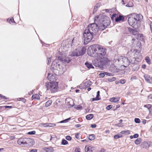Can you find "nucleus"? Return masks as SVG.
I'll return each mask as SVG.
<instances>
[{
    "label": "nucleus",
    "instance_id": "obj_62",
    "mask_svg": "<svg viewBox=\"0 0 152 152\" xmlns=\"http://www.w3.org/2000/svg\"><path fill=\"white\" fill-rule=\"evenodd\" d=\"M146 120L144 119L142 120V122L143 124H146Z\"/></svg>",
    "mask_w": 152,
    "mask_h": 152
},
{
    "label": "nucleus",
    "instance_id": "obj_17",
    "mask_svg": "<svg viewBox=\"0 0 152 152\" xmlns=\"http://www.w3.org/2000/svg\"><path fill=\"white\" fill-rule=\"evenodd\" d=\"M120 99V97H113L110 99V101L113 102H117L119 101Z\"/></svg>",
    "mask_w": 152,
    "mask_h": 152
},
{
    "label": "nucleus",
    "instance_id": "obj_19",
    "mask_svg": "<svg viewBox=\"0 0 152 152\" xmlns=\"http://www.w3.org/2000/svg\"><path fill=\"white\" fill-rule=\"evenodd\" d=\"M87 150L86 152H92L94 150V148L92 146H90L87 148Z\"/></svg>",
    "mask_w": 152,
    "mask_h": 152
},
{
    "label": "nucleus",
    "instance_id": "obj_16",
    "mask_svg": "<svg viewBox=\"0 0 152 152\" xmlns=\"http://www.w3.org/2000/svg\"><path fill=\"white\" fill-rule=\"evenodd\" d=\"M124 18L123 16L121 15H119L118 16H117L116 18L115 19V21L116 22H118L121 20L123 21Z\"/></svg>",
    "mask_w": 152,
    "mask_h": 152
},
{
    "label": "nucleus",
    "instance_id": "obj_20",
    "mask_svg": "<svg viewBox=\"0 0 152 152\" xmlns=\"http://www.w3.org/2000/svg\"><path fill=\"white\" fill-rule=\"evenodd\" d=\"M79 88L81 89H86V82H83L79 86Z\"/></svg>",
    "mask_w": 152,
    "mask_h": 152
},
{
    "label": "nucleus",
    "instance_id": "obj_52",
    "mask_svg": "<svg viewBox=\"0 0 152 152\" xmlns=\"http://www.w3.org/2000/svg\"><path fill=\"white\" fill-rule=\"evenodd\" d=\"M112 108V105H108L106 107V109L107 110H110Z\"/></svg>",
    "mask_w": 152,
    "mask_h": 152
},
{
    "label": "nucleus",
    "instance_id": "obj_44",
    "mask_svg": "<svg viewBox=\"0 0 152 152\" xmlns=\"http://www.w3.org/2000/svg\"><path fill=\"white\" fill-rule=\"evenodd\" d=\"M134 121L136 123L139 124L140 122V120L138 118H135L134 119Z\"/></svg>",
    "mask_w": 152,
    "mask_h": 152
},
{
    "label": "nucleus",
    "instance_id": "obj_13",
    "mask_svg": "<svg viewBox=\"0 0 152 152\" xmlns=\"http://www.w3.org/2000/svg\"><path fill=\"white\" fill-rule=\"evenodd\" d=\"M44 152H53L54 149L52 147H45L43 148Z\"/></svg>",
    "mask_w": 152,
    "mask_h": 152
},
{
    "label": "nucleus",
    "instance_id": "obj_29",
    "mask_svg": "<svg viewBox=\"0 0 152 152\" xmlns=\"http://www.w3.org/2000/svg\"><path fill=\"white\" fill-rule=\"evenodd\" d=\"M70 119H71V118L70 117L68 118L65 119L64 120H62V121H60L59 122V123H67V122H68L69 121Z\"/></svg>",
    "mask_w": 152,
    "mask_h": 152
},
{
    "label": "nucleus",
    "instance_id": "obj_3",
    "mask_svg": "<svg viewBox=\"0 0 152 152\" xmlns=\"http://www.w3.org/2000/svg\"><path fill=\"white\" fill-rule=\"evenodd\" d=\"M51 70L57 75H61L65 71V69L57 63L56 60L52 63L50 68Z\"/></svg>",
    "mask_w": 152,
    "mask_h": 152
},
{
    "label": "nucleus",
    "instance_id": "obj_26",
    "mask_svg": "<svg viewBox=\"0 0 152 152\" xmlns=\"http://www.w3.org/2000/svg\"><path fill=\"white\" fill-rule=\"evenodd\" d=\"M141 141V139L140 138H138L135 140L134 143L136 145H138L140 144Z\"/></svg>",
    "mask_w": 152,
    "mask_h": 152
},
{
    "label": "nucleus",
    "instance_id": "obj_43",
    "mask_svg": "<svg viewBox=\"0 0 152 152\" xmlns=\"http://www.w3.org/2000/svg\"><path fill=\"white\" fill-rule=\"evenodd\" d=\"M91 84V82L89 81L88 80L87 81H86V87L87 86L88 87L90 86Z\"/></svg>",
    "mask_w": 152,
    "mask_h": 152
},
{
    "label": "nucleus",
    "instance_id": "obj_51",
    "mask_svg": "<svg viewBox=\"0 0 152 152\" xmlns=\"http://www.w3.org/2000/svg\"><path fill=\"white\" fill-rule=\"evenodd\" d=\"M37 150L35 149H31L30 150L29 152H37Z\"/></svg>",
    "mask_w": 152,
    "mask_h": 152
},
{
    "label": "nucleus",
    "instance_id": "obj_37",
    "mask_svg": "<svg viewBox=\"0 0 152 152\" xmlns=\"http://www.w3.org/2000/svg\"><path fill=\"white\" fill-rule=\"evenodd\" d=\"M145 60L146 62L148 64H151V60L148 57H146L145 58Z\"/></svg>",
    "mask_w": 152,
    "mask_h": 152
},
{
    "label": "nucleus",
    "instance_id": "obj_60",
    "mask_svg": "<svg viewBox=\"0 0 152 152\" xmlns=\"http://www.w3.org/2000/svg\"><path fill=\"white\" fill-rule=\"evenodd\" d=\"M48 123L44 124L43 125V126L45 127H48Z\"/></svg>",
    "mask_w": 152,
    "mask_h": 152
},
{
    "label": "nucleus",
    "instance_id": "obj_47",
    "mask_svg": "<svg viewBox=\"0 0 152 152\" xmlns=\"http://www.w3.org/2000/svg\"><path fill=\"white\" fill-rule=\"evenodd\" d=\"M21 140H22V139L20 138L17 140V143L19 145H21L22 144Z\"/></svg>",
    "mask_w": 152,
    "mask_h": 152
},
{
    "label": "nucleus",
    "instance_id": "obj_30",
    "mask_svg": "<svg viewBox=\"0 0 152 152\" xmlns=\"http://www.w3.org/2000/svg\"><path fill=\"white\" fill-rule=\"evenodd\" d=\"M68 144V141L64 139H63L61 141V144L65 145Z\"/></svg>",
    "mask_w": 152,
    "mask_h": 152
},
{
    "label": "nucleus",
    "instance_id": "obj_28",
    "mask_svg": "<svg viewBox=\"0 0 152 152\" xmlns=\"http://www.w3.org/2000/svg\"><path fill=\"white\" fill-rule=\"evenodd\" d=\"M83 42L84 45H86V38L85 37V35L86 34V28L83 30Z\"/></svg>",
    "mask_w": 152,
    "mask_h": 152
},
{
    "label": "nucleus",
    "instance_id": "obj_8",
    "mask_svg": "<svg viewBox=\"0 0 152 152\" xmlns=\"http://www.w3.org/2000/svg\"><path fill=\"white\" fill-rule=\"evenodd\" d=\"M56 58L57 60L60 61L64 63H69L71 60V59L68 57H66L64 56L61 55L60 56H58L56 57Z\"/></svg>",
    "mask_w": 152,
    "mask_h": 152
},
{
    "label": "nucleus",
    "instance_id": "obj_9",
    "mask_svg": "<svg viewBox=\"0 0 152 152\" xmlns=\"http://www.w3.org/2000/svg\"><path fill=\"white\" fill-rule=\"evenodd\" d=\"M128 17V22L130 25L134 28V26L138 27L139 26L136 22L133 19V18H130Z\"/></svg>",
    "mask_w": 152,
    "mask_h": 152
},
{
    "label": "nucleus",
    "instance_id": "obj_10",
    "mask_svg": "<svg viewBox=\"0 0 152 152\" xmlns=\"http://www.w3.org/2000/svg\"><path fill=\"white\" fill-rule=\"evenodd\" d=\"M128 17V22L130 25L134 28V26L138 27L139 26L136 22L133 19V18H130Z\"/></svg>",
    "mask_w": 152,
    "mask_h": 152
},
{
    "label": "nucleus",
    "instance_id": "obj_12",
    "mask_svg": "<svg viewBox=\"0 0 152 152\" xmlns=\"http://www.w3.org/2000/svg\"><path fill=\"white\" fill-rule=\"evenodd\" d=\"M143 76L147 82L151 84L152 83V78L151 77L147 74L144 75Z\"/></svg>",
    "mask_w": 152,
    "mask_h": 152
},
{
    "label": "nucleus",
    "instance_id": "obj_40",
    "mask_svg": "<svg viewBox=\"0 0 152 152\" xmlns=\"http://www.w3.org/2000/svg\"><path fill=\"white\" fill-rule=\"evenodd\" d=\"M137 77L135 75L132 76L130 80L131 81H133L134 80L137 79Z\"/></svg>",
    "mask_w": 152,
    "mask_h": 152
},
{
    "label": "nucleus",
    "instance_id": "obj_34",
    "mask_svg": "<svg viewBox=\"0 0 152 152\" xmlns=\"http://www.w3.org/2000/svg\"><path fill=\"white\" fill-rule=\"evenodd\" d=\"M108 73L107 72H104V73L101 72V73H100L99 74V75L100 77H103L105 76V75H108Z\"/></svg>",
    "mask_w": 152,
    "mask_h": 152
},
{
    "label": "nucleus",
    "instance_id": "obj_64",
    "mask_svg": "<svg viewBox=\"0 0 152 152\" xmlns=\"http://www.w3.org/2000/svg\"><path fill=\"white\" fill-rule=\"evenodd\" d=\"M148 99H152V95L151 94H150L148 96Z\"/></svg>",
    "mask_w": 152,
    "mask_h": 152
},
{
    "label": "nucleus",
    "instance_id": "obj_53",
    "mask_svg": "<svg viewBox=\"0 0 152 152\" xmlns=\"http://www.w3.org/2000/svg\"><path fill=\"white\" fill-rule=\"evenodd\" d=\"M47 61H48V63H47V64H49L50 62V60H51V58L50 57H49L48 58H47Z\"/></svg>",
    "mask_w": 152,
    "mask_h": 152
},
{
    "label": "nucleus",
    "instance_id": "obj_49",
    "mask_svg": "<svg viewBox=\"0 0 152 152\" xmlns=\"http://www.w3.org/2000/svg\"><path fill=\"white\" fill-rule=\"evenodd\" d=\"M3 109H6L7 108H12V106H3Z\"/></svg>",
    "mask_w": 152,
    "mask_h": 152
},
{
    "label": "nucleus",
    "instance_id": "obj_21",
    "mask_svg": "<svg viewBox=\"0 0 152 152\" xmlns=\"http://www.w3.org/2000/svg\"><path fill=\"white\" fill-rule=\"evenodd\" d=\"M101 5V4L99 3L96 4L95 5L94 9V12L96 11L98 8L100 7Z\"/></svg>",
    "mask_w": 152,
    "mask_h": 152
},
{
    "label": "nucleus",
    "instance_id": "obj_18",
    "mask_svg": "<svg viewBox=\"0 0 152 152\" xmlns=\"http://www.w3.org/2000/svg\"><path fill=\"white\" fill-rule=\"evenodd\" d=\"M144 107H145L147 108L149 110L150 113H151V109L152 108V105H151V104H148L147 105H144Z\"/></svg>",
    "mask_w": 152,
    "mask_h": 152
},
{
    "label": "nucleus",
    "instance_id": "obj_36",
    "mask_svg": "<svg viewBox=\"0 0 152 152\" xmlns=\"http://www.w3.org/2000/svg\"><path fill=\"white\" fill-rule=\"evenodd\" d=\"M22 139L21 142H22V144L23 145H26V138H20Z\"/></svg>",
    "mask_w": 152,
    "mask_h": 152
},
{
    "label": "nucleus",
    "instance_id": "obj_5",
    "mask_svg": "<svg viewBox=\"0 0 152 152\" xmlns=\"http://www.w3.org/2000/svg\"><path fill=\"white\" fill-rule=\"evenodd\" d=\"M46 87L47 91H50L51 93H54L58 91V82H48L46 83Z\"/></svg>",
    "mask_w": 152,
    "mask_h": 152
},
{
    "label": "nucleus",
    "instance_id": "obj_59",
    "mask_svg": "<svg viewBox=\"0 0 152 152\" xmlns=\"http://www.w3.org/2000/svg\"><path fill=\"white\" fill-rule=\"evenodd\" d=\"M75 137L76 138L79 139V133H77L75 135Z\"/></svg>",
    "mask_w": 152,
    "mask_h": 152
},
{
    "label": "nucleus",
    "instance_id": "obj_27",
    "mask_svg": "<svg viewBox=\"0 0 152 152\" xmlns=\"http://www.w3.org/2000/svg\"><path fill=\"white\" fill-rule=\"evenodd\" d=\"M134 4L131 1H129L127 4L126 5V6L128 7H132L133 6Z\"/></svg>",
    "mask_w": 152,
    "mask_h": 152
},
{
    "label": "nucleus",
    "instance_id": "obj_55",
    "mask_svg": "<svg viewBox=\"0 0 152 152\" xmlns=\"http://www.w3.org/2000/svg\"><path fill=\"white\" fill-rule=\"evenodd\" d=\"M133 137L134 138H137L139 137V135L138 134H134L133 135Z\"/></svg>",
    "mask_w": 152,
    "mask_h": 152
},
{
    "label": "nucleus",
    "instance_id": "obj_61",
    "mask_svg": "<svg viewBox=\"0 0 152 152\" xmlns=\"http://www.w3.org/2000/svg\"><path fill=\"white\" fill-rule=\"evenodd\" d=\"M99 93H100V92L99 91H98L97 92V95H96V96L98 98H99Z\"/></svg>",
    "mask_w": 152,
    "mask_h": 152
},
{
    "label": "nucleus",
    "instance_id": "obj_15",
    "mask_svg": "<svg viewBox=\"0 0 152 152\" xmlns=\"http://www.w3.org/2000/svg\"><path fill=\"white\" fill-rule=\"evenodd\" d=\"M150 142L145 141L142 143L141 146L143 148H147L149 147L150 145Z\"/></svg>",
    "mask_w": 152,
    "mask_h": 152
},
{
    "label": "nucleus",
    "instance_id": "obj_6",
    "mask_svg": "<svg viewBox=\"0 0 152 152\" xmlns=\"http://www.w3.org/2000/svg\"><path fill=\"white\" fill-rule=\"evenodd\" d=\"M86 53V46L80 47L76 49L69 53V56L72 57L80 56L84 55Z\"/></svg>",
    "mask_w": 152,
    "mask_h": 152
},
{
    "label": "nucleus",
    "instance_id": "obj_14",
    "mask_svg": "<svg viewBox=\"0 0 152 152\" xmlns=\"http://www.w3.org/2000/svg\"><path fill=\"white\" fill-rule=\"evenodd\" d=\"M128 29L129 33L133 35H136L138 34V32L135 29L130 28H128Z\"/></svg>",
    "mask_w": 152,
    "mask_h": 152
},
{
    "label": "nucleus",
    "instance_id": "obj_45",
    "mask_svg": "<svg viewBox=\"0 0 152 152\" xmlns=\"http://www.w3.org/2000/svg\"><path fill=\"white\" fill-rule=\"evenodd\" d=\"M65 138L66 140L69 141L71 140L72 139V137L69 135H67L66 136Z\"/></svg>",
    "mask_w": 152,
    "mask_h": 152
},
{
    "label": "nucleus",
    "instance_id": "obj_38",
    "mask_svg": "<svg viewBox=\"0 0 152 152\" xmlns=\"http://www.w3.org/2000/svg\"><path fill=\"white\" fill-rule=\"evenodd\" d=\"M19 101H22L23 102L25 103L26 102V99L23 98H19L17 99Z\"/></svg>",
    "mask_w": 152,
    "mask_h": 152
},
{
    "label": "nucleus",
    "instance_id": "obj_42",
    "mask_svg": "<svg viewBox=\"0 0 152 152\" xmlns=\"http://www.w3.org/2000/svg\"><path fill=\"white\" fill-rule=\"evenodd\" d=\"M48 124L49 127H53L56 126L55 124L54 123H48Z\"/></svg>",
    "mask_w": 152,
    "mask_h": 152
},
{
    "label": "nucleus",
    "instance_id": "obj_57",
    "mask_svg": "<svg viewBox=\"0 0 152 152\" xmlns=\"http://www.w3.org/2000/svg\"><path fill=\"white\" fill-rule=\"evenodd\" d=\"M96 126V124H92L91 125V127L92 128H95Z\"/></svg>",
    "mask_w": 152,
    "mask_h": 152
},
{
    "label": "nucleus",
    "instance_id": "obj_11",
    "mask_svg": "<svg viewBox=\"0 0 152 152\" xmlns=\"http://www.w3.org/2000/svg\"><path fill=\"white\" fill-rule=\"evenodd\" d=\"M34 141L31 138H26V145L29 146H32L34 144Z\"/></svg>",
    "mask_w": 152,
    "mask_h": 152
},
{
    "label": "nucleus",
    "instance_id": "obj_23",
    "mask_svg": "<svg viewBox=\"0 0 152 152\" xmlns=\"http://www.w3.org/2000/svg\"><path fill=\"white\" fill-rule=\"evenodd\" d=\"M94 117V115L93 114H91L87 115L86 116V119L88 120H90Z\"/></svg>",
    "mask_w": 152,
    "mask_h": 152
},
{
    "label": "nucleus",
    "instance_id": "obj_31",
    "mask_svg": "<svg viewBox=\"0 0 152 152\" xmlns=\"http://www.w3.org/2000/svg\"><path fill=\"white\" fill-rule=\"evenodd\" d=\"M121 134H130V132L129 130L123 131L121 132Z\"/></svg>",
    "mask_w": 152,
    "mask_h": 152
},
{
    "label": "nucleus",
    "instance_id": "obj_63",
    "mask_svg": "<svg viewBox=\"0 0 152 152\" xmlns=\"http://www.w3.org/2000/svg\"><path fill=\"white\" fill-rule=\"evenodd\" d=\"M142 67L143 69H145L146 67V65L145 64H142Z\"/></svg>",
    "mask_w": 152,
    "mask_h": 152
},
{
    "label": "nucleus",
    "instance_id": "obj_58",
    "mask_svg": "<svg viewBox=\"0 0 152 152\" xmlns=\"http://www.w3.org/2000/svg\"><path fill=\"white\" fill-rule=\"evenodd\" d=\"M105 151V150L102 148H101V149L98 151L97 152H104Z\"/></svg>",
    "mask_w": 152,
    "mask_h": 152
},
{
    "label": "nucleus",
    "instance_id": "obj_7",
    "mask_svg": "<svg viewBox=\"0 0 152 152\" xmlns=\"http://www.w3.org/2000/svg\"><path fill=\"white\" fill-rule=\"evenodd\" d=\"M128 16L130 18H133L137 22V24L139 25L140 24L141 21L143 18L141 14H137L135 13L131 14L128 15Z\"/></svg>",
    "mask_w": 152,
    "mask_h": 152
},
{
    "label": "nucleus",
    "instance_id": "obj_32",
    "mask_svg": "<svg viewBox=\"0 0 152 152\" xmlns=\"http://www.w3.org/2000/svg\"><path fill=\"white\" fill-rule=\"evenodd\" d=\"M74 107L77 110H81L82 108V107L80 105H75Z\"/></svg>",
    "mask_w": 152,
    "mask_h": 152
},
{
    "label": "nucleus",
    "instance_id": "obj_56",
    "mask_svg": "<svg viewBox=\"0 0 152 152\" xmlns=\"http://www.w3.org/2000/svg\"><path fill=\"white\" fill-rule=\"evenodd\" d=\"M125 80H120V83L122 84H124L125 83Z\"/></svg>",
    "mask_w": 152,
    "mask_h": 152
},
{
    "label": "nucleus",
    "instance_id": "obj_25",
    "mask_svg": "<svg viewBox=\"0 0 152 152\" xmlns=\"http://www.w3.org/2000/svg\"><path fill=\"white\" fill-rule=\"evenodd\" d=\"M86 66L88 69L94 68L91 64H89L87 62H86Z\"/></svg>",
    "mask_w": 152,
    "mask_h": 152
},
{
    "label": "nucleus",
    "instance_id": "obj_48",
    "mask_svg": "<svg viewBox=\"0 0 152 152\" xmlns=\"http://www.w3.org/2000/svg\"><path fill=\"white\" fill-rule=\"evenodd\" d=\"M75 152H81V149L80 148L76 147L75 148Z\"/></svg>",
    "mask_w": 152,
    "mask_h": 152
},
{
    "label": "nucleus",
    "instance_id": "obj_54",
    "mask_svg": "<svg viewBox=\"0 0 152 152\" xmlns=\"http://www.w3.org/2000/svg\"><path fill=\"white\" fill-rule=\"evenodd\" d=\"M75 104H74V103H73V104H72V105L70 104L69 102H68L67 103V105L69 106L70 107H72L73 106H74V105H75Z\"/></svg>",
    "mask_w": 152,
    "mask_h": 152
},
{
    "label": "nucleus",
    "instance_id": "obj_2",
    "mask_svg": "<svg viewBox=\"0 0 152 152\" xmlns=\"http://www.w3.org/2000/svg\"><path fill=\"white\" fill-rule=\"evenodd\" d=\"M94 21L95 23L89 25L88 29H86V42H87L91 40L93 32L96 33L99 29L104 30L109 25L110 20L109 18L106 16L102 15L100 17L97 16L94 18Z\"/></svg>",
    "mask_w": 152,
    "mask_h": 152
},
{
    "label": "nucleus",
    "instance_id": "obj_46",
    "mask_svg": "<svg viewBox=\"0 0 152 152\" xmlns=\"http://www.w3.org/2000/svg\"><path fill=\"white\" fill-rule=\"evenodd\" d=\"M122 135H116L114 136V138L115 139H117L118 138L122 137Z\"/></svg>",
    "mask_w": 152,
    "mask_h": 152
},
{
    "label": "nucleus",
    "instance_id": "obj_50",
    "mask_svg": "<svg viewBox=\"0 0 152 152\" xmlns=\"http://www.w3.org/2000/svg\"><path fill=\"white\" fill-rule=\"evenodd\" d=\"M100 99V98H98L96 96L95 98H93L92 99V101H97V100H99Z\"/></svg>",
    "mask_w": 152,
    "mask_h": 152
},
{
    "label": "nucleus",
    "instance_id": "obj_39",
    "mask_svg": "<svg viewBox=\"0 0 152 152\" xmlns=\"http://www.w3.org/2000/svg\"><path fill=\"white\" fill-rule=\"evenodd\" d=\"M36 133V132L34 131H33L30 132H28L27 134L29 135H34Z\"/></svg>",
    "mask_w": 152,
    "mask_h": 152
},
{
    "label": "nucleus",
    "instance_id": "obj_33",
    "mask_svg": "<svg viewBox=\"0 0 152 152\" xmlns=\"http://www.w3.org/2000/svg\"><path fill=\"white\" fill-rule=\"evenodd\" d=\"M95 138V136L94 134L90 135L89 136L88 139L90 140H93Z\"/></svg>",
    "mask_w": 152,
    "mask_h": 152
},
{
    "label": "nucleus",
    "instance_id": "obj_24",
    "mask_svg": "<svg viewBox=\"0 0 152 152\" xmlns=\"http://www.w3.org/2000/svg\"><path fill=\"white\" fill-rule=\"evenodd\" d=\"M52 102V101L51 100H48L45 103V106L46 107H48L51 104Z\"/></svg>",
    "mask_w": 152,
    "mask_h": 152
},
{
    "label": "nucleus",
    "instance_id": "obj_22",
    "mask_svg": "<svg viewBox=\"0 0 152 152\" xmlns=\"http://www.w3.org/2000/svg\"><path fill=\"white\" fill-rule=\"evenodd\" d=\"M39 98L40 97L39 95L37 94L33 95L31 97V98L32 99H36L38 100L39 99Z\"/></svg>",
    "mask_w": 152,
    "mask_h": 152
},
{
    "label": "nucleus",
    "instance_id": "obj_1",
    "mask_svg": "<svg viewBox=\"0 0 152 152\" xmlns=\"http://www.w3.org/2000/svg\"><path fill=\"white\" fill-rule=\"evenodd\" d=\"M106 49L99 45H92L89 47L87 53L90 56L95 58L92 61L94 65L100 68H104L110 61L106 53Z\"/></svg>",
    "mask_w": 152,
    "mask_h": 152
},
{
    "label": "nucleus",
    "instance_id": "obj_41",
    "mask_svg": "<svg viewBox=\"0 0 152 152\" xmlns=\"http://www.w3.org/2000/svg\"><path fill=\"white\" fill-rule=\"evenodd\" d=\"M116 16H118V15H117L116 14H113L111 16V19L112 20H113L114 18L115 19L116 18Z\"/></svg>",
    "mask_w": 152,
    "mask_h": 152
},
{
    "label": "nucleus",
    "instance_id": "obj_35",
    "mask_svg": "<svg viewBox=\"0 0 152 152\" xmlns=\"http://www.w3.org/2000/svg\"><path fill=\"white\" fill-rule=\"evenodd\" d=\"M7 21L9 22L10 23H11V22L12 23H15V21L14 20V19L13 18H10L9 19V18H8L7 19Z\"/></svg>",
    "mask_w": 152,
    "mask_h": 152
},
{
    "label": "nucleus",
    "instance_id": "obj_4",
    "mask_svg": "<svg viewBox=\"0 0 152 152\" xmlns=\"http://www.w3.org/2000/svg\"><path fill=\"white\" fill-rule=\"evenodd\" d=\"M136 60L134 59V61H131L130 62L128 59L124 56H120L118 59L115 61V63L117 65L119 66L123 65L124 66H127L129 65L130 63L132 64L135 63Z\"/></svg>",
    "mask_w": 152,
    "mask_h": 152
}]
</instances>
